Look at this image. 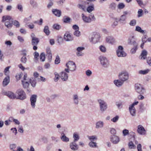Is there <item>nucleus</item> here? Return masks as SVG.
I'll list each match as a JSON object with an SVG mask.
<instances>
[{"mask_svg":"<svg viewBox=\"0 0 151 151\" xmlns=\"http://www.w3.org/2000/svg\"><path fill=\"white\" fill-rule=\"evenodd\" d=\"M13 20L9 16H4L2 17V22H5V26L8 29H11L12 27V24L10 22Z\"/></svg>","mask_w":151,"mask_h":151,"instance_id":"nucleus-1","label":"nucleus"},{"mask_svg":"<svg viewBox=\"0 0 151 151\" xmlns=\"http://www.w3.org/2000/svg\"><path fill=\"white\" fill-rule=\"evenodd\" d=\"M99 104L100 110L102 113L105 111L108 108L107 103L104 100L99 99L98 100Z\"/></svg>","mask_w":151,"mask_h":151,"instance_id":"nucleus-2","label":"nucleus"},{"mask_svg":"<svg viewBox=\"0 0 151 151\" xmlns=\"http://www.w3.org/2000/svg\"><path fill=\"white\" fill-rule=\"evenodd\" d=\"M16 93L17 95L16 98L17 99L23 100L26 98V94L22 89H18L17 90Z\"/></svg>","mask_w":151,"mask_h":151,"instance_id":"nucleus-3","label":"nucleus"},{"mask_svg":"<svg viewBox=\"0 0 151 151\" xmlns=\"http://www.w3.org/2000/svg\"><path fill=\"white\" fill-rule=\"evenodd\" d=\"M100 38V36L99 34L96 32H93L89 38V39L90 42L95 44L98 42Z\"/></svg>","mask_w":151,"mask_h":151,"instance_id":"nucleus-4","label":"nucleus"},{"mask_svg":"<svg viewBox=\"0 0 151 151\" xmlns=\"http://www.w3.org/2000/svg\"><path fill=\"white\" fill-rule=\"evenodd\" d=\"M135 89L136 92L139 94H143L145 92L144 88L140 84H135Z\"/></svg>","mask_w":151,"mask_h":151,"instance_id":"nucleus-5","label":"nucleus"},{"mask_svg":"<svg viewBox=\"0 0 151 151\" xmlns=\"http://www.w3.org/2000/svg\"><path fill=\"white\" fill-rule=\"evenodd\" d=\"M99 60L101 64L103 67L107 68L109 66V61L106 57L101 56L99 57Z\"/></svg>","mask_w":151,"mask_h":151,"instance_id":"nucleus-6","label":"nucleus"},{"mask_svg":"<svg viewBox=\"0 0 151 151\" xmlns=\"http://www.w3.org/2000/svg\"><path fill=\"white\" fill-rule=\"evenodd\" d=\"M123 48L121 46L118 47V49L116 50V54L119 57H124L126 56V54L123 51Z\"/></svg>","mask_w":151,"mask_h":151,"instance_id":"nucleus-7","label":"nucleus"},{"mask_svg":"<svg viewBox=\"0 0 151 151\" xmlns=\"http://www.w3.org/2000/svg\"><path fill=\"white\" fill-rule=\"evenodd\" d=\"M119 79L121 81H124L128 79L129 75L127 72H123L119 74Z\"/></svg>","mask_w":151,"mask_h":151,"instance_id":"nucleus-8","label":"nucleus"},{"mask_svg":"<svg viewBox=\"0 0 151 151\" xmlns=\"http://www.w3.org/2000/svg\"><path fill=\"white\" fill-rule=\"evenodd\" d=\"M89 4V3L85 1H81L80 3L78 4L77 6L80 9L82 10L83 11H85L87 5Z\"/></svg>","mask_w":151,"mask_h":151,"instance_id":"nucleus-9","label":"nucleus"},{"mask_svg":"<svg viewBox=\"0 0 151 151\" xmlns=\"http://www.w3.org/2000/svg\"><path fill=\"white\" fill-rule=\"evenodd\" d=\"M2 93L4 95L7 96L11 99H14L17 98L14 94L11 92L9 91H2Z\"/></svg>","mask_w":151,"mask_h":151,"instance_id":"nucleus-10","label":"nucleus"},{"mask_svg":"<svg viewBox=\"0 0 151 151\" xmlns=\"http://www.w3.org/2000/svg\"><path fill=\"white\" fill-rule=\"evenodd\" d=\"M37 96L36 95H32L30 98L31 104L32 107L34 108L35 107V104L37 101Z\"/></svg>","mask_w":151,"mask_h":151,"instance_id":"nucleus-11","label":"nucleus"},{"mask_svg":"<svg viewBox=\"0 0 151 151\" xmlns=\"http://www.w3.org/2000/svg\"><path fill=\"white\" fill-rule=\"evenodd\" d=\"M76 142H72L70 143V147L73 151L77 150L79 149V146Z\"/></svg>","mask_w":151,"mask_h":151,"instance_id":"nucleus-12","label":"nucleus"},{"mask_svg":"<svg viewBox=\"0 0 151 151\" xmlns=\"http://www.w3.org/2000/svg\"><path fill=\"white\" fill-rule=\"evenodd\" d=\"M64 38L66 41H70L73 40V37L68 32H66L64 34Z\"/></svg>","mask_w":151,"mask_h":151,"instance_id":"nucleus-13","label":"nucleus"},{"mask_svg":"<svg viewBox=\"0 0 151 151\" xmlns=\"http://www.w3.org/2000/svg\"><path fill=\"white\" fill-rule=\"evenodd\" d=\"M110 140L114 144H117L120 141L119 138L118 136L114 135L111 137Z\"/></svg>","mask_w":151,"mask_h":151,"instance_id":"nucleus-14","label":"nucleus"},{"mask_svg":"<svg viewBox=\"0 0 151 151\" xmlns=\"http://www.w3.org/2000/svg\"><path fill=\"white\" fill-rule=\"evenodd\" d=\"M134 36H132V37L129 38L128 40V44L129 45H133L134 47H137L138 44L134 40Z\"/></svg>","mask_w":151,"mask_h":151,"instance_id":"nucleus-15","label":"nucleus"},{"mask_svg":"<svg viewBox=\"0 0 151 151\" xmlns=\"http://www.w3.org/2000/svg\"><path fill=\"white\" fill-rule=\"evenodd\" d=\"M137 131L141 135H145L146 134V131L143 127L141 125H139L138 127Z\"/></svg>","mask_w":151,"mask_h":151,"instance_id":"nucleus-16","label":"nucleus"},{"mask_svg":"<svg viewBox=\"0 0 151 151\" xmlns=\"http://www.w3.org/2000/svg\"><path fill=\"white\" fill-rule=\"evenodd\" d=\"M47 52V56L48 57V61L50 62L52 59V54L50 48L49 47H47L46 49Z\"/></svg>","mask_w":151,"mask_h":151,"instance_id":"nucleus-17","label":"nucleus"},{"mask_svg":"<svg viewBox=\"0 0 151 151\" xmlns=\"http://www.w3.org/2000/svg\"><path fill=\"white\" fill-rule=\"evenodd\" d=\"M10 82V77L8 75L4 79L2 82V85L4 87L7 86Z\"/></svg>","mask_w":151,"mask_h":151,"instance_id":"nucleus-18","label":"nucleus"},{"mask_svg":"<svg viewBox=\"0 0 151 151\" xmlns=\"http://www.w3.org/2000/svg\"><path fill=\"white\" fill-rule=\"evenodd\" d=\"M82 19L83 22L86 23H90L91 22V20L89 17H87L83 14H82Z\"/></svg>","mask_w":151,"mask_h":151,"instance_id":"nucleus-19","label":"nucleus"},{"mask_svg":"<svg viewBox=\"0 0 151 151\" xmlns=\"http://www.w3.org/2000/svg\"><path fill=\"white\" fill-rule=\"evenodd\" d=\"M68 64L70 65L69 69L70 71H74L75 70L76 66L75 63L73 61H70L68 62Z\"/></svg>","mask_w":151,"mask_h":151,"instance_id":"nucleus-20","label":"nucleus"},{"mask_svg":"<svg viewBox=\"0 0 151 151\" xmlns=\"http://www.w3.org/2000/svg\"><path fill=\"white\" fill-rule=\"evenodd\" d=\"M32 37V45H37L39 42V38L32 37V35H31Z\"/></svg>","mask_w":151,"mask_h":151,"instance_id":"nucleus-21","label":"nucleus"},{"mask_svg":"<svg viewBox=\"0 0 151 151\" xmlns=\"http://www.w3.org/2000/svg\"><path fill=\"white\" fill-rule=\"evenodd\" d=\"M60 138L61 140L64 142H68L69 141V138L67 137L64 133H62L61 134Z\"/></svg>","mask_w":151,"mask_h":151,"instance_id":"nucleus-22","label":"nucleus"},{"mask_svg":"<svg viewBox=\"0 0 151 151\" xmlns=\"http://www.w3.org/2000/svg\"><path fill=\"white\" fill-rule=\"evenodd\" d=\"M60 77L63 80L66 81L68 79V74L65 72H62L61 73Z\"/></svg>","mask_w":151,"mask_h":151,"instance_id":"nucleus-23","label":"nucleus"},{"mask_svg":"<svg viewBox=\"0 0 151 151\" xmlns=\"http://www.w3.org/2000/svg\"><path fill=\"white\" fill-rule=\"evenodd\" d=\"M127 18L126 16L122 15L121 16L120 19H119V21L120 23L122 24H124L126 23V20Z\"/></svg>","mask_w":151,"mask_h":151,"instance_id":"nucleus-24","label":"nucleus"},{"mask_svg":"<svg viewBox=\"0 0 151 151\" xmlns=\"http://www.w3.org/2000/svg\"><path fill=\"white\" fill-rule=\"evenodd\" d=\"M106 40L108 43L111 44H113L115 42L114 38L111 36H108L106 37Z\"/></svg>","mask_w":151,"mask_h":151,"instance_id":"nucleus-25","label":"nucleus"},{"mask_svg":"<svg viewBox=\"0 0 151 151\" xmlns=\"http://www.w3.org/2000/svg\"><path fill=\"white\" fill-rule=\"evenodd\" d=\"M52 12L55 16L58 17H60L61 14V11L57 9H53Z\"/></svg>","mask_w":151,"mask_h":151,"instance_id":"nucleus-26","label":"nucleus"},{"mask_svg":"<svg viewBox=\"0 0 151 151\" xmlns=\"http://www.w3.org/2000/svg\"><path fill=\"white\" fill-rule=\"evenodd\" d=\"M129 110L132 116H134L136 115V111L134 107H132L131 106H129Z\"/></svg>","mask_w":151,"mask_h":151,"instance_id":"nucleus-27","label":"nucleus"},{"mask_svg":"<svg viewBox=\"0 0 151 151\" xmlns=\"http://www.w3.org/2000/svg\"><path fill=\"white\" fill-rule=\"evenodd\" d=\"M73 99L74 104L76 105H77L78 104V96L76 94L73 95Z\"/></svg>","mask_w":151,"mask_h":151,"instance_id":"nucleus-28","label":"nucleus"},{"mask_svg":"<svg viewBox=\"0 0 151 151\" xmlns=\"http://www.w3.org/2000/svg\"><path fill=\"white\" fill-rule=\"evenodd\" d=\"M29 82L31 84V86L33 87H34L35 86L36 84V80L34 78H31L29 79Z\"/></svg>","mask_w":151,"mask_h":151,"instance_id":"nucleus-29","label":"nucleus"},{"mask_svg":"<svg viewBox=\"0 0 151 151\" xmlns=\"http://www.w3.org/2000/svg\"><path fill=\"white\" fill-rule=\"evenodd\" d=\"M43 32L47 36H48L50 35V32L49 29V27L47 26H45L43 29Z\"/></svg>","mask_w":151,"mask_h":151,"instance_id":"nucleus-30","label":"nucleus"},{"mask_svg":"<svg viewBox=\"0 0 151 151\" xmlns=\"http://www.w3.org/2000/svg\"><path fill=\"white\" fill-rule=\"evenodd\" d=\"M70 20L71 19L70 18L66 16L64 17L63 19V21L65 23H69Z\"/></svg>","mask_w":151,"mask_h":151,"instance_id":"nucleus-31","label":"nucleus"},{"mask_svg":"<svg viewBox=\"0 0 151 151\" xmlns=\"http://www.w3.org/2000/svg\"><path fill=\"white\" fill-rule=\"evenodd\" d=\"M30 4L33 8H35L37 7L38 5L37 2L34 0H30Z\"/></svg>","mask_w":151,"mask_h":151,"instance_id":"nucleus-32","label":"nucleus"},{"mask_svg":"<svg viewBox=\"0 0 151 151\" xmlns=\"http://www.w3.org/2000/svg\"><path fill=\"white\" fill-rule=\"evenodd\" d=\"M87 11L89 13H91L92 11L94 10V5L93 4L91 6H88L86 9Z\"/></svg>","mask_w":151,"mask_h":151,"instance_id":"nucleus-33","label":"nucleus"},{"mask_svg":"<svg viewBox=\"0 0 151 151\" xmlns=\"http://www.w3.org/2000/svg\"><path fill=\"white\" fill-rule=\"evenodd\" d=\"M114 83L116 86L118 87L121 86L123 84V83L119 80H115L114 81Z\"/></svg>","mask_w":151,"mask_h":151,"instance_id":"nucleus-34","label":"nucleus"},{"mask_svg":"<svg viewBox=\"0 0 151 151\" xmlns=\"http://www.w3.org/2000/svg\"><path fill=\"white\" fill-rule=\"evenodd\" d=\"M73 138H74L73 142H77L80 138L78 134H76L75 133H74L73 134Z\"/></svg>","mask_w":151,"mask_h":151,"instance_id":"nucleus-35","label":"nucleus"},{"mask_svg":"<svg viewBox=\"0 0 151 151\" xmlns=\"http://www.w3.org/2000/svg\"><path fill=\"white\" fill-rule=\"evenodd\" d=\"M12 24H13L17 28H19L20 27V24L18 21L16 20H15L13 21H12Z\"/></svg>","mask_w":151,"mask_h":151,"instance_id":"nucleus-36","label":"nucleus"},{"mask_svg":"<svg viewBox=\"0 0 151 151\" xmlns=\"http://www.w3.org/2000/svg\"><path fill=\"white\" fill-rule=\"evenodd\" d=\"M22 82L24 88H26L28 87L29 85V83L27 81L24 82L23 81H22Z\"/></svg>","mask_w":151,"mask_h":151,"instance_id":"nucleus-37","label":"nucleus"},{"mask_svg":"<svg viewBox=\"0 0 151 151\" xmlns=\"http://www.w3.org/2000/svg\"><path fill=\"white\" fill-rule=\"evenodd\" d=\"M135 31H138L143 34L145 33L144 30H142L141 28L139 26H137L136 27Z\"/></svg>","mask_w":151,"mask_h":151,"instance_id":"nucleus-38","label":"nucleus"},{"mask_svg":"<svg viewBox=\"0 0 151 151\" xmlns=\"http://www.w3.org/2000/svg\"><path fill=\"white\" fill-rule=\"evenodd\" d=\"M52 27L54 29L59 30L61 28V27L60 25L55 24L53 25Z\"/></svg>","mask_w":151,"mask_h":151,"instance_id":"nucleus-39","label":"nucleus"},{"mask_svg":"<svg viewBox=\"0 0 151 151\" xmlns=\"http://www.w3.org/2000/svg\"><path fill=\"white\" fill-rule=\"evenodd\" d=\"M45 55L44 52H42L40 55V60L42 62H44L45 60Z\"/></svg>","mask_w":151,"mask_h":151,"instance_id":"nucleus-40","label":"nucleus"},{"mask_svg":"<svg viewBox=\"0 0 151 151\" xmlns=\"http://www.w3.org/2000/svg\"><path fill=\"white\" fill-rule=\"evenodd\" d=\"M34 54H35L34 55L35 61L37 63L38 60V58L39 57V53L37 52H35Z\"/></svg>","mask_w":151,"mask_h":151,"instance_id":"nucleus-41","label":"nucleus"},{"mask_svg":"<svg viewBox=\"0 0 151 151\" xmlns=\"http://www.w3.org/2000/svg\"><path fill=\"white\" fill-rule=\"evenodd\" d=\"M147 52L145 50H144L142 51V53L141 54V55L143 58V59H145L146 58V56L147 55Z\"/></svg>","mask_w":151,"mask_h":151,"instance_id":"nucleus-42","label":"nucleus"},{"mask_svg":"<svg viewBox=\"0 0 151 151\" xmlns=\"http://www.w3.org/2000/svg\"><path fill=\"white\" fill-rule=\"evenodd\" d=\"M150 70L148 69L144 70H140L139 71V73L140 74L145 75Z\"/></svg>","mask_w":151,"mask_h":151,"instance_id":"nucleus-43","label":"nucleus"},{"mask_svg":"<svg viewBox=\"0 0 151 151\" xmlns=\"http://www.w3.org/2000/svg\"><path fill=\"white\" fill-rule=\"evenodd\" d=\"M9 121L10 122H14V123H19L17 119H14L13 117H10L9 118Z\"/></svg>","mask_w":151,"mask_h":151,"instance_id":"nucleus-44","label":"nucleus"},{"mask_svg":"<svg viewBox=\"0 0 151 151\" xmlns=\"http://www.w3.org/2000/svg\"><path fill=\"white\" fill-rule=\"evenodd\" d=\"M88 145L91 147H97L96 143L95 142H91L89 143Z\"/></svg>","mask_w":151,"mask_h":151,"instance_id":"nucleus-45","label":"nucleus"},{"mask_svg":"<svg viewBox=\"0 0 151 151\" xmlns=\"http://www.w3.org/2000/svg\"><path fill=\"white\" fill-rule=\"evenodd\" d=\"M99 48L100 50L102 52H105L106 51V47L103 45H101L100 46Z\"/></svg>","mask_w":151,"mask_h":151,"instance_id":"nucleus-46","label":"nucleus"},{"mask_svg":"<svg viewBox=\"0 0 151 151\" xmlns=\"http://www.w3.org/2000/svg\"><path fill=\"white\" fill-rule=\"evenodd\" d=\"M146 38V36H144L142 37V42H143V43L141 45V46H140V47L142 49L143 48L145 43L146 42V41H147V40H144V39L145 38Z\"/></svg>","mask_w":151,"mask_h":151,"instance_id":"nucleus-47","label":"nucleus"},{"mask_svg":"<svg viewBox=\"0 0 151 151\" xmlns=\"http://www.w3.org/2000/svg\"><path fill=\"white\" fill-rule=\"evenodd\" d=\"M124 4L122 3H120L118 5V8L119 9H122L125 7Z\"/></svg>","mask_w":151,"mask_h":151,"instance_id":"nucleus-48","label":"nucleus"},{"mask_svg":"<svg viewBox=\"0 0 151 151\" xmlns=\"http://www.w3.org/2000/svg\"><path fill=\"white\" fill-rule=\"evenodd\" d=\"M60 58L59 55H57L56 58V59L55 60V64H58L60 63Z\"/></svg>","mask_w":151,"mask_h":151,"instance_id":"nucleus-49","label":"nucleus"},{"mask_svg":"<svg viewBox=\"0 0 151 151\" xmlns=\"http://www.w3.org/2000/svg\"><path fill=\"white\" fill-rule=\"evenodd\" d=\"M20 60L22 63L25 64L27 62V58L25 56H23L21 58Z\"/></svg>","mask_w":151,"mask_h":151,"instance_id":"nucleus-50","label":"nucleus"},{"mask_svg":"<svg viewBox=\"0 0 151 151\" xmlns=\"http://www.w3.org/2000/svg\"><path fill=\"white\" fill-rule=\"evenodd\" d=\"M128 145L129 148L131 149L134 148L135 147V145L132 141L129 143Z\"/></svg>","mask_w":151,"mask_h":151,"instance_id":"nucleus-51","label":"nucleus"},{"mask_svg":"<svg viewBox=\"0 0 151 151\" xmlns=\"http://www.w3.org/2000/svg\"><path fill=\"white\" fill-rule=\"evenodd\" d=\"M74 35L76 37H79L81 35L80 32L78 30H75L73 32Z\"/></svg>","mask_w":151,"mask_h":151,"instance_id":"nucleus-52","label":"nucleus"},{"mask_svg":"<svg viewBox=\"0 0 151 151\" xmlns=\"http://www.w3.org/2000/svg\"><path fill=\"white\" fill-rule=\"evenodd\" d=\"M136 20L135 19H132L130 21L129 24L130 26H134L136 25Z\"/></svg>","mask_w":151,"mask_h":151,"instance_id":"nucleus-53","label":"nucleus"},{"mask_svg":"<svg viewBox=\"0 0 151 151\" xmlns=\"http://www.w3.org/2000/svg\"><path fill=\"white\" fill-rule=\"evenodd\" d=\"M89 17H90V18L91 20V21H95L96 20V18L94 17V15L93 14L91 13L90 14Z\"/></svg>","mask_w":151,"mask_h":151,"instance_id":"nucleus-54","label":"nucleus"},{"mask_svg":"<svg viewBox=\"0 0 151 151\" xmlns=\"http://www.w3.org/2000/svg\"><path fill=\"white\" fill-rule=\"evenodd\" d=\"M88 139L91 141V142L94 141V140H96L97 139V138L95 136H89Z\"/></svg>","mask_w":151,"mask_h":151,"instance_id":"nucleus-55","label":"nucleus"},{"mask_svg":"<svg viewBox=\"0 0 151 151\" xmlns=\"http://www.w3.org/2000/svg\"><path fill=\"white\" fill-rule=\"evenodd\" d=\"M10 68V66H8L4 70V73L6 75H8L9 73V69Z\"/></svg>","mask_w":151,"mask_h":151,"instance_id":"nucleus-56","label":"nucleus"},{"mask_svg":"<svg viewBox=\"0 0 151 151\" xmlns=\"http://www.w3.org/2000/svg\"><path fill=\"white\" fill-rule=\"evenodd\" d=\"M5 44L8 46L10 47L12 44V42L10 40H6Z\"/></svg>","mask_w":151,"mask_h":151,"instance_id":"nucleus-57","label":"nucleus"},{"mask_svg":"<svg viewBox=\"0 0 151 151\" xmlns=\"http://www.w3.org/2000/svg\"><path fill=\"white\" fill-rule=\"evenodd\" d=\"M103 126V123H96V127L97 129H99L102 127Z\"/></svg>","mask_w":151,"mask_h":151,"instance_id":"nucleus-58","label":"nucleus"},{"mask_svg":"<svg viewBox=\"0 0 151 151\" xmlns=\"http://www.w3.org/2000/svg\"><path fill=\"white\" fill-rule=\"evenodd\" d=\"M143 10L142 9H139L138 12V17H140L142 16L143 14Z\"/></svg>","mask_w":151,"mask_h":151,"instance_id":"nucleus-59","label":"nucleus"},{"mask_svg":"<svg viewBox=\"0 0 151 151\" xmlns=\"http://www.w3.org/2000/svg\"><path fill=\"white\" fill-rule=\"evenodd\" d=\"M116 6V4L114 3H112L110 4L109 7L111 9H115Z\"/></svg>","mask_w":151,"mask_h":151,"instance_id":"nucleus-60","label":"nucleus"},{"mask_svg":"<svg viewBox=\"0 0 151 151\" xmlns=\"http://www.w3.org/2000/svg\"><path fill=\"white\" fill-rule=\"evenodd\" d=\"M123 135L126 136L129 134V131L127 129H124L122 132Z\"/></svg>","mask_w":151,"mask_h":151,"instance_id":"nucleus-61","label":"nucleus"},{"mask_svg":"<svg viewBox=\"0 0 151 151\" xmlns=\"http://www.w3.org/2000/svg\"><path fill=\"white\" fill-rule=\"evenodd\" d=\"M17 9L20 12H22L23 11V7L22 5L20 4H18L17 6Z\"/></svg>","mask_w":151,"mask_h":151,"instance_id":"nucleus-62","label":"nucleus"},{"mask_svg":"<svg viewBox=\"0 0 151 151\" xmlns=\"http://www.w3.org/2000/svg\"><path fill=\"white\" fill-rule=\"evenodd\" d=\"M85 48L83 47H78L77 48L76 50L78 52H81L82 51L84 50Z\"/></svg>","mask_w":151,"mask_h":151,"instance_id":"nucleus-63","label":"nucleus"},{"mask_svg":"<svg viewBox=\"0 0 151 151\" xmlns=\"http://www.w3.org/2000/svg\"><path fill=\"white\" fill-rule=\"evenodd\" d=\"M147 63L150 66H151V58L148 57L147 59Z\"/></svg>","mask_w":151,"mask_h":151,"instance_id":"nucleus-64","label":"nucleus"}]
</instances>
